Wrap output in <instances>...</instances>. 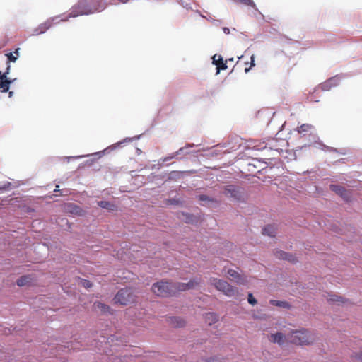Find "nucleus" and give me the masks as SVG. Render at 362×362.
Here are the masks:
<instances>
[{
  "instance_id": "1",
  "label": "nucleus",
  "mask_w": 362,
  "mask_h": 362,
  "mask_svg": "<svg viewBox=\"0 0 362 362\" xmlns=\"http://www.w3.org/2000/svg\"><path fill=\"white\" fill-rule=\"evenodd\" d=\"M201 282L200 278H194L188 283L159 281L152 286L153 292L158 296L168 297L175 295L178 291L194 288Z\"/></svg>"
},
{
  "instance_id": "2",
  "label": "nucleus",
  "mask_w": 362,
  "mask_h": 362,
  "mask_svg": "<svg viewBox=\"0 0 362 362\" xmlns=\"http://www.w3.org/2000/svg\"><path fill=\"white\" fill-rule=\"evenodd\" d=\"M107 7L104 0H79L72 7L69 16L76 17L101 11Z\"/></svg>"
},
{
  "instance_id": "3",
  "label": "nucleus",
  "mask_w": 362,
  "mask_h": 362,
  "mask_svg": "<svg viewBox=\"0 0 362 362\" xmlns=\"http://www.w3.org/2000/svg\"><path fill=\"white\" fill-rule=\"evenodd\" d=\"M210 281L211 285L214 286L218 291L223 292L228 297H234L238 293V290L236 287L232 286L224 280L212 278Z\"/></svg>"
},
{
  "instance_id": "4",
  "label": "nucleus",
  "mask_w": 362,
  "mask_h": 362,
  "mask_svg": "<svg viewBox=\"0 0 362 362\" xmlns=\"http://www.w3.org/2000/svg\"><path fill=\"white\" fill-rule=\"evenodd\" d=\"M210 281L211 285L214 286L218 291L223 292L228 297H234L238 293V290L236 287L232 286L224 280L212 278Z\"/></svg>"
},
{
  "instance_id": "5",
  "label": "nucleus",
  "mask_w": 362,
  "mask_h": 362,
  "mask_svg": "<svg viewBox=\"0 0 362 362\" xmlns=\"http://www.w3.org/2000/svg\"><path fill=\"white\" fill-rule=\"evenodd\" d=\"M115 303L126 305L135 300V296L133 294L132 289L125 288L120 289L114 298Z\"/></svg>"
},
{
  "instance_id": "6",
  "label": "nucleus",
  "mask_w": 362,
  "mask_h": 362,
  "mask_svg": "<svg viewBox=\"0 0 362 362\" xmlns=\"http://www.w3.org/2000/svg\"><path fill=\"white\" fill-rule=\"evenodd\" d=\"M291 338V341L293 343L300 345L310 344L313 340L309 332L306 329L296 330L293 332Z\"/></svg>"
},
{
  "instance_id": "7",
  "label": "nucleus",
  "mask_w": 362,
  "mask_h": 362,
  "mask_svg": "<svg viewBox=\"0 0 362 362\" xmlns=\"http://www.w3.org/2000/svg\"><path fill=\"white\" fill-rule=\"evenodd\" d=\"M223 194L235 201H241L244 198L243 189L238 186L228 185L223 190Z\"/></svg>"
},
{
  "instance_id": "8",
  "label": "nucleus",
  "mask_w": 362,
  "mask_h": 362,
  "mask_svg": "<svg viewBox=\"0 0 362 362\" xmlns=\"http://www.w3.org/2000/svg\"><path fill=\"white\" fill-rule=\"evenodd\" d=\"M139 138H140V136H134V137H132V138L127 137V138L124 139L123 140H122V141H120L119 142H117V143L114 144L113 145H111V146H108L107 148H106L103 151H99V152H97V153H93L91 155L92 156H98V158H100L103 155H104L105 153H110L112 150H115V149H116L117 148L122 147L123 144H127V143H129V142L132 141L133 140L138 139Z\"/></svg>"
},
{
  "instance_id": "9",
  "label": "nucleus",
  "mask_w": 362,
  "mask_h": 362,
  "mask_svg": "<svg viewBox=\"0 0 362 362\" xmlns=\"http://www.w3.org/2000/svg\"><path fill=\"white\" fill-rule=\"evenodd\" d=\"M329 188L332 191L340 196L344 201L349 202L351 198V193L344 187L339 185L331 184Z\"/></svg>"
},
{
  "instance_id": "10",
  "label": "nucleus",
  "mask_w": 362,
  "mask_h": 362,
  "mask_svg": "<svg viewBox=\"0 0 362 362\" xmlns=\"http://www.w3.org/2000/svg\"><path fill=\"white\" fill-rule=\"evenodd\" d=\"M341 78L342 76L339 75H336L333 77H331L330 78L320 84L321 90L325 91L329 90L332 87L337 86L339 83Z\"/></svg>"
},
{
  "instance_id": "11",
  "label": "nucleus",
  "mask_w": 362,
  "mask_h": 362,
  "mask_svg": "<svg viewBox=\"0 0 362 362\" xmlns=\"http://www.w3.org/2000/svg\"><path fill=\"white\" fill-rule=\"evenodd\" d=\"M275 257L279 259L287 260L291 263H295L297 262V259L294 255L282 250L276 251L275 252Z\"/></svg>"
},
{
  "instance_id": "12",
  "label": "nucleus",
  "mask_w": 362,
  "mask_h": 362,
  "mask_svg": "<svg viewBox=\"0 0 362 362\" xmlns=\"http://www.w3.org/2000/svg\"><path fill=\"white\" fill-rule=\"evenodd\" d=\"M227 274H228V275L230 277L233 278L238 284H243L245 283V279L235 270H234V269H228Z\"/></svg>"
},
{
  "instance_id": "13",
  "label": "nucleus",
  "mask_w": 362,
  "mask_h": 362,
  "mask_svg": "<svg viewBox=\"0 0 362 362\" xmlns=\"http://www.w3.org/2000/svg\"><path fill=\"white\" fill-rule=\"evenodd\" d=\"M284 335L281 332H277L276 334H272L269 337V341L273 343H277L282 344L284 342Z\"/></svg>"
},
{
  "instance_id": "14",
  "label": "nucleus",
  "mask_w": 362,
  "mask_h": 362,
  "mask_svg": "<svg viewBox=\"0 0 362 362\" xmlns=\"http://www.w3.org/2000/svg\"><path fill=\"white\" fill-rule=\"evenodd\" d=\"M33 281V278L30 276H23L17 280V285L18 286H24L30 285Z\"/></svg>"
},
{
  "instance_id": "15",
  "label": "nucleus",
  "mask_w": 362,
  "mask_h": 362,
  "mask_svg": "<svg viewBox=\"0 0 362 362\" xmlns=\"http://www.w3.org/2000/svg\"><path fill=\"white\" fill-rule=\"evenodd\" d=\"M178 156H179V152L175 151L174 153H172L168 156H166V157L160 158L159 160V161H158L157 168L160 169L161 165H163V163L166 162V161L174 159V158L178 159L179 158Z\"/></svg>"
},
{
  "instance_id": "16",
  "label": "nucleus",
  "mask_w": 362,
  "mask_h": 362,
  "mask_svg": "<svg viewBox=\"0 0 362 362\" xmlns=\"http://www.w3.org/2000/svg\"><path fill=\"white\" fill-rule=\"evenodd\" d=\"M262 234L270 237H274L276 235V228L273 225H267L262 229Z\"/></svg>"
},
{
  "instance_id": "17",
  "label": "nucleus",
  "mask_w": 362,
  "mask_h": 362,
  "mask_svg": "<svg viewBox=\"0 0 362 362\" xmlns=\"http://www.w3.org/2000/svg\"><path fill=\"white\" fill-rule=\"evenodd\" d=\"M218 317L215 313H208L206 314L205 320L209 325L218 321Z\"/></svg>"
},
{
  "instance_id": "18",
  "label": "nucleus",
  "mask_w": 362,
  "mask_h": 362,
  "mask_svg": "<svg viewBox=\"0 0 362 362\" xmlns=\"http://www.w3.org/2000/svg\"><path fill=\"white\" fill-rule=\"evenodd\" d=\"M170 324L174 327H181L185 325V322L180 317H172L170 320Z\"/></svg>"
},
{
  "instance_id": "19",
  "label": "nucleus",
  "mask_w": 362,
  "mask_h": 362,
  "mask_svg": "<svg viewBox=\"0 0 362 362\" xmlns=\"http://www.w3.org/2000/svg\"><path fill=\"white\" fill-rule=\"evenodd\" d=\"M95 310H100L102 313H106L110 311V307L100 302H95L93 305Z\"/></svg>"
},
{
  "instance_id": "20",
  "label": "nucleus",
  "mask_w": 362,
  "mask_h": 362,
  "mask_svg": "<svg viewBox=\"0 0 362 362\" xmlns=\"http://www.w3.org/2000/svg\"><path fill=\"white\" fill-rule=\"evenodd\" d=\"M98 205L100 207L107 210H114V209L115 208V204H112V202L103 200L98 202Z\"/></svg>"
},
{
  "instance_id": "21",
  "label": "nucleus",
  "mask_w": 362,
  "mask_h": 362,
  "mask_svg": "<svg viewBox=\"0 0 362 362\" xmlns=\"http://www.w3.org/2000/svg\"><path fill=\"white\" fill-rule=\"evenodd\" d=\"M11 83V80H4L3 81H0V91L2 93L7 92L9 90V87Z\"/></svg>"
},
{
  "instance_id": "22",
  "label": "nucleus",
  "mask_w": 362,
  "mask_h": 362,
  "mask_svg": "<svg viewBox=\"0 0 362 362\" xmlns=\"http://www.w3.org/2000/svg\"><path fill=\"white\" fill-rule=\"evenodd\" d=\"M193 146H194V144H188L185 146L179 148L177 151L179 152V156L188 155L191 153V152L188 149Z\"/></svg>"
},
{
  "instance_id": "23",
  "label": "nucleus",
  "mask_w": 362,
  "mask_h": 362,
  "mask_svg": "<svg viewBox=\"0 0 362 362\" xmlns=\"http://www.w3.org/2000/svg\"><path fill=\"white\" fill-rule=\"evenodd\" d=\"M270 303L272 305H275V306L281 307V308H288L290 307V304L286 301L271 300Z\"/></svg>"
},
{
  "instance_id": "24",
  "label": "nucleus",
  "mask_w": 362,
  "mask_h": 362,
  "mask_svg": "<svg viewBox=\"0 0 362 362\" xmlns=\"http://www.w3.org/2000/svg\"><path fill=\"white\" fill-rule=\"evenodd\" d=\"M313 128H314L313 126L311 124H303L298 128V133L301 134V133L309 132L311 129H313Z\"/></svg>"
},
{
  "instance_id": "25",
  "label": "nucleus",
  "mask_w": 362,
  "mask_h": 362,
  "mask_svg": "<svg viewBox=\"0 0 362 362\" xmlns=\"http://www.w3.org/2000/svg\"><path fill=\"white\" fill-rule=\"evenodd\" d=\"M233 1L238 4H243L245 6H251V7L254 8L255 10H257L255 8L256 5L252 0H233Z\"/></svg>"
},
{
  "instance_id": "26",
  "label": "nucleus",
  "mask_w": 362,
  "mask_h": 362,
  "mask_svg": "<svg viewBox=\"0 0 362 362\" xmlns=\"http://www.w3.org/2000/svg\"><path fill=\"white\" fill-rule=\"evenodd\" d=\"M218 60H220V62H218L217 66V71L216 74H218L220 70H225L227 69V66L226 62H223V58L221 56H218Z\"/></svg>"
},
{
  "instance_id": "27",
  "label": "nucleus",
  "mask_w": 362,
  "mask_h": 362,
  "mask_svg": "<svg viewBox=\"0 0 362 362\" xmlns=\"http://www.w3.org/2000/svg\"><path fill=\"white\" fill-rule=\"evenodd\" d=\"M10 68H11L10 65H8L5 72L0 71V81H3L4 80H9L7 78V76L9 74Z\"/></svg>"
},
{
  "instance_id": "28",
  "label": "nucleus",
  "mask_w": 362,
  "mask_h": 362,
  "mask_svg": "<svg viewBox=\"0 0 362 362\" xmlns=\"http://www.w3.org/2000/svg\"><path fill=\"white\" fill-rule=\"evenodd\" d=\"M252 148L257 151H262L267 148V145L264 142H258L255 144Z\"/></svg>"
},
{
  "instance_id": "29",
  "label": "nucleus",
  "mask_w": 362,
  "mask_h": 362,
  "mask_svg": "<svg viewBox=\"0 0 362 362\" xmlns=\"http://www.w3.org/2000/svg\"><path fill=\"white\" fill-rule=\"evenodd\" d=\"M6 57L8 58L7 66L10 65V62H15L17 60V56H15L12 52L6 54Z\"/></svg>"
},
{
  "instance_id": "30",
  "label": "nucleus",
  "mask_w": 362,
  "mask_h": 362,
  "mask_svg": "<svg viewBox=\"0 0 362 362\" xmlns=\"http://www.w3.org/2000/svg\"><path fill=\"white\" fill-rule=\"evenodd\" d=\"M80 283L84 288H89L92 286V283L88 280L80 279Z\"/></svg>"
},
{
  "instance_id": "31",
  "label": "nucleus",
  "mask_w": 362,
  "mask_h": 362,
  "mask_svg": "<svg viewBox=\"0 0 362 362\" xmlns=\"http://www.w3.org/2000/svg\"><path fill=\"white\" fill-rule=\"evenodd\" d=\"M247 301L252 305H255L257 304V300L254 298L252 293L248 294Z\"/></svg>"
},
{
  "instance_id": "32",
  "label": "nucleus",
  "mask_w": 362,
  "mask_h": 362,
  "mask_svg": "<svg viewBox=\"0 0 362 362\" xmlns=\"http://www.w3.org/2000/svg\"><path fill=\"white\" fill-rule=\"evenodd\" d=\"M341 298L339 297L338 296L331 295L329 296L328 300L330 302H339L341 301Z\"/></svg>"
},
{
  "instance_id": "33",
  "label": "nucleus",
  "mask_w": 362,
  "mask_h": 362,
  "mask_svg": "<svg viewBox=\"0 0 362 362\" xmlns=\"http://www.w3.org/2000/svg\"><path fill=\"white\" fill-rule=\"evenodd\" d=\"M89 155H81V156H68V157H66L65 159H66L67 161L69 162L71 160L82 158L87 157Z\"/></svg>"
},
{
  "instance_id": "34",
  "label": "nucleus",
  "mask_w": 362,
  "mask_h": 362,
  "mask_svg": "<svg viewBox=\"0 0 362 362\" xmlns=\"http://www.w3.org/2000/svg\"><path fill=\"white\" fill-rule=\"evenodd\" d=\"M218 56H219V55H218V54H214V55L213 56V57H212V59H213L212 63H213L214 65H216V66H217V65H218V62H220V60H218Z\"/></svg>"
},
{
  "instance_id": "35",
  "label": "nucleus",
  "mask_w": 362,
  "mask_h": 362,
  "mask_svg": "<svg viewBox=\"0 0 362 362\" xmlns=\"http://www.w3.org/2000/svg\"><path fill=\"white\" fill-rule=\"evenodd\" d=\"M199 199L200 201H209V200H211L210 198L207 195H205V194H200L199 196Z\"/></svg>"
},
{
  "instance_id": "36",
  "label": "nucleus",
  "mask_w": 362,
  "mask_h": 362,
  "mask_svg": "<svg viewBox=\"0 0 362 362\" xmlns=\"http://www.w3.org/2000/svg\"><path fill=\"white\" fill-rule=\"evenodd\" d=\"M11 186V183L7 182L6 184L1 185H0V190H5L8 189Z\"/></svg>"
},
{
  "instance_id": "37",
  "label": "nucleus",
  "mask_w": 362,
  "mask_h": 362,
  "mask_svg": "<svg viewBox=\"0 0 362 362\" xmlns=\"http://www.w3.org/2000/svg\"><path fill=\"white\" fill-rule=\"evenodd\" d=\"M129 0H115V5L119 4H126Z\"/></svg>"
},
{
  "instance_id": "38",
  "label": "nucleus",
  "mask_w": 362,
  "mask_h": 362,
  "mask_svg": "<svg viewBox=\"0 0 362 362\" xmlns=\"http://www.w3.org/2000/svg\"><path fill=\"white\" fill-rule=\"evenodd\" d=\"M322 149L324 150V151H335V149H334L332 147H329V146H325V145H322Z\"/></svg>"
},
{
  "instance_id": "39",
  "label": "nucleus",
  "mask_w": 362,
  "mask_h": 362,
  "mask_svg": "<svg viewBox=\"0 0 362 362\" xmlns=\"http://www.w3.org/2000/svg\"><path fill=\"white\" fill-rule=\"evenodd\" d=\"M202 362H216V359L214 358H209L202 360Z\"/></svg>"
},
{
  "instance_id": "40",
  "label": "nucleus",
  "mask_w": 362,
  "mask_h": 362,
  "mask_svg": "<svg viewBox=\"0 0 362 362\" xmlns=\"http://www.w3.org/2000/svg\"><path fill=\"white\" fill-rule=\"evenodd\" d=\"M106 6L115 5V0H104Z\"/></svg>"
},
{
  "instance_id": "41",
  "label": "nucleus",
  "mask_w": 362,
  "mask_h": 362,
  "mask_svg": "<svg viewBox=\"0 0 362 362\" xmlns=\"http://www.w3.org/2000/svg\"><path fill=\"white\" fill-rule=\"evenodd\" d=\"M250 64H251V67L255 66V56L254 55L251 56Z\"/></svg>"
},
{
  "instance_id": "42",
  "label": "nucleus",
  "mask_w": 362,
  "mask_h": 362,
  "mask_svg": "<svg viewBox=\"0 0 362 362\" xmlns=\"http://www.w3.org/2000/svg\"><path fill=\"white\" fill-rule=\"evenodd\" d=\"M19 50H20V49L18 48L13 52V54H15V56H17V57L19 56Z\"/></svg>"
},
{
  "instance_id": "43",
  "label": "nucleus",
  "mask_w": 362,
  "mask_h": 362,
  "mask_svg": "<svg viewBox=\"0 0 362 362\" xmlns=\"http://www.w3.org/2000/svg\"><path fill=\"white\" fill-rule=\"evenodd\" d=\"M223 32H224L226 34H229V33H230V30H229V28H223Z\"/></svg>"
},
{
  "instance_id": "44",
  "label": "nucleus",
  "mask_w": 362,
  "mask_h": 362,
  "mask_svg": "<svg viewBox=\"0 0 362 362\" xmlns=\"http://www.w3.org/2000/svg\"><path fill=\"white\" fill-rule=\"evenodd\" d=\"M175 174H177V172L176 171H172L170 174V178H172L173 177V175H175Z\"/></svg>"
},
{
  "instance_id": "45",
  "label": "nucleus",
  "mask_w": 362,
  "mask_h": 362,
  "mask_svg": "<svg viewBox=\"0 0 362 362\" xmlns=\"http://www.w3.org/2000/svg\"><path fill=\"white\" fill-rule=\"evenodd\" d=\"M68 344V346H67V348L70 350V349H76L77 348L76 347H72V346H69V343H67Z\"/></svg>"
},
{
  "instance_id": "46",
  "label": "nucleus",
  "mask_w": 362,
  "mask_h": 362,
  "mask_svg": "<svg viewBox=\"0 0 362 362\" xmlns=\"http://www.w3.org/2000/svg\"><path fill=\"white\" fill-rule=\"evenodd\" d=\"M250 68H245V71L246 73H247V72H248V71H249V70H250Z\"/></svg>"
},
{
  "instance_id": "47",
  "label": "nucleus",
  "mask_w": 362,
  "mask_h": 362,
  "mask_svg": "<svg viewBox=\"0 0 362 362\" xmlns=\"http://www.w3.org/2000/svg\"><path fill=\"white\" fill-rule=\"evenodd\" d=\"M141 152V151L140 149L137 148V153H140Z\"/></svg>"
},
{
  "instance_id": "48",
  "label": "nucleus",
  "mask_w": 362,
  "mask_h": 362,
  "mask_svg": "<svg viewBox=\"0 0 362 362\" xmlns=\"http://www.w3.org/2000/svg\"><path fill=\"white\" fill-rule=\"evenodd\" d=\"M54 192H59V189H54Z\"/></svg>"
},
{
  "instance_id": "49",
  "label": "nucleus",
  "mask_w": 362,
  "mask_h": 362,
  "mask_svg": "<svg viewBox=\"0 0 362 362\" xmlns=\"http://www.w3.org/2000/svg\"><path fill=\"white\" fill-rule=\"evenodd\" d=\"M310 100H313L314 99L312 98V96H310Z\"/></svg>"
},
{
  "instance_id": "50",
  "label": "nucleus",
  "mask_w": 362,
  "mask_h": 362,
  "mask_svg": "<svg viewBox=\"0 0 362 362\" xmlns=\"http://www.w3.org/2000/svg\"><path fill=\"white\" fill-rule=\"evenodd\" d=\"M9 95H10V96H11V95H12V92H10V93H9Z\"/></svg>"
}]
</instances>
